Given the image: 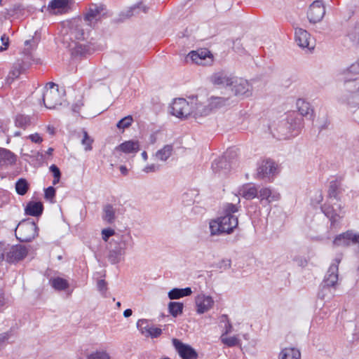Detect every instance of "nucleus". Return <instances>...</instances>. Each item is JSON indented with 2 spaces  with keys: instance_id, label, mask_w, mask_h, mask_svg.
Returning <instances> with one entry per match:
<instances>
[{
  "instance_id": "obj_4",
  "label": "nucleus",
  "mask_w": 359,
  "mask_h": 359,
  "mask_svg": "<svg viewBox=\"0 0 359 359\" xmlns=\"http://www.w3.org/2000/svg\"><path fill=\"white\" fill-rule=\"evenodd\" d=\"M284 128L288 130V133H292V135H297L303 128V118L299 116L297 113L293 111L287 115L285 121L280 123L278 126V129L282 133V136L285 138L287 136V134L284 133L283 130Z\"/></svg>"
},
{
  "instance_id": "obj_47",
  "label": "nucleus",
  "mask_w": 359,
  "mask_h": 359,
  "mask_svg": "<svg viewBox=\"0 0 359 359\" xmlns=\"http://www.w3.org/2000/svg\"><path fill=\"white\" fill-rule=\"evenodd\" d=\"M162 334V330L158 327H154L151 326L149 330H147V333L145 337L151 338H157Z\"/></svg>"
},
{
  "instance_id": "obj_30",
  "label": "nucleus",
  "mask_w": 359,
  "mask_h": 359,
  "mask_svg": "<svg viewBox=\"0 0 359 359\" xmlns=\"http://www.w3.org/2000/svg\"><path fill=\"white\" fill-rule=\"evenodd\" d=\"M184 304L179 302H170L168 306L169 313L174 318L183 313Z\"/></svg>"
},
{
  "instance_id": "obj_49",
  "label": "nucleus",
  "mask_w": 359,
  "mask_h": 359,
  "mask_svg": "<svg viewBox=\"0 0 359 359\" xmlns=\"http://www.w3.org/2000/svg\"><path fill=\"white\" fill-rule=\"evenodd\" d=\"M116 236L115 231L111 228H106L102 230V238L103 241L107 242L111 236Z\"/></svg>"
},
{
  "instance_id": "obj_26",
  "label": "nucleus",
  "mask_w": 359,
  "mask_h": 359,
  "mask_svg": "<svg viewBox=\"0 0 359 359\" xmlns=\"http://www.w3.org/2000/svg\"><path fill=\"white\" fill-rule=\"evenodd\" d=\"M192 290L191 287H187L184 288H173L168 292V298L171 300L178 299L184 297L191 295Z\"/></svg>"
},
{
  "instance_id": "obj_28",
  "label": "nucleus",
  "mask_w": 359,
  "mask_h": 359,
  "mask_svg": "<svg viewBox=\"0 0 359 359\" xmlns=\"http://www.w3.org/2000/svg\"><path fill=\"white\" fill-rule=\"evenodd\" d=\"M241 194L246 200H251L258 196V191L255 186L247 184L241 189Z\"/></svg>"
},
{
  "instance_id": "obj_22",
  "label": "nucleus",
  "mask_w": 359,
  "mask_h": 359,
  "mask_svg": "<svg viewBox=\"0 0 359 359\" xmlns=\"http://www.w3.org/2000/svg\"><path fill=\"white\" fill-rule=\"evenodd\" d=\"M140 149L138 140H128L122 142L116 147V150L121 151L125 154H135Z\"/></svg>"
},
{
  "instance_id": "obj_51",
  "label": "nucleus",
  "mask_w": 359,
  "mask_h": 359,
  "mask_svg": "<svg viewBox=\"0 0 359 359\" xmlns=\"http://www.w3.org/2000/svg\"><path fill=\"white\" fill-rule=\"evenodd\" d=\"M212 102L211 104L214 106L215 107H220L222 106L225 105L226 102L228 101L227 98L224 97H212Z\"/></svg>"
},
{
  "instance_id": "obj_46",
  "label": "nucleus",
  "mask_w": 359,
  "mask_h": 359,
  "mask_svg": "<svg viewBox=\"0 0 359 359\" xmlns=\"http://www.w3.org/2000/svg\"><path fill=\"white\" fill-rule=\"evenodd\" d=\"M222 341L229 347H233L239 344V340L236 337H229L225 338L222 337Z\"/></svg>"
},
{
  "instance_id": "obj_64",
  "label": "nucleus",
  "mask_w": 359,
  "mask_h": 359,
  "mask_svg": "<svg viewBox=\"0 0 359 359\" xmlns=\"http://www.w3.org/2000/svg\"><path fill=\"white\" fill-rule=\"evenodd\" d=\"M133 314V311L130 309H127L123 311V316L125 318H128L131 316Z\"/></svg>"
},
{
  "instance_id": "obj_25",
  "label": "nucleus",
  "mask_w": 359,
  "mask_h": 359,
  "mask_svg": "<svg viewBox=\"0 0 359 359\" xmlns=\"http://www.w3.org/2000/svg\"><path fill=\"white\" fill-rule=\"evenodd\" d=\"M341 184L340 180H334L330 182L327 190V197L329 199H335L337 201H340V194L342 192Z\"/></svg>"
},
{
  "instance_id": "obj_31",
  "label": "nucleus",
  "mask_w": 359,
  "mask_h": 359,
  "mask_svg": "<svg viewBox=\"0 0 359 359\" xmlns=\"http://www.w3.org/2000/svg\"><path fill=\"white\" fill-rule=\"evenodd\" d=\"M15 188L18 195L25 196L29 189V184L25 178H20L16 181Z\"/></svg>"
},
{
  "instance_id": "obj_10",
  "label": "nucleus",
  "mask_w": 359,
  "mask_h": 359,
  "mask_svg": "<svg viewBox=\"0 0 359 359\" xmlns=\"http://www.w3.org/2000/svg\"><path fill=\"white\" fill-rule=\"evenodd\" d=\"M172 345L182 359H197V351L189 344H184L177 339H172Z\"/></svg>"
},
{
  "instance_id": "obj_55",
  "label": "nucleus",
  "mask_w": 359,
  "mask_h": 359,
  "mask_svg": "<svg viewBox=\"0 0 359 359\" xmlns=\"http://www.w3.org/2000/svg\"><path fill=\"white\" fill-rule=\"evenodd\" d=\"M160 169H161L160 165L151 164V165H147V166H145L144 168L143 169V171L147 173H149V172H154L158 171V170H160Z\"/></svg>"
},
{
  "instance_id": "obj_43",
  "label": "nucleus",
  "mask_w": 359,
  "mask_h": 359,
  "mask_svg": "<svg viewBox=\"0 0 359 359\" xmlns=\"http://www.w3.org/2000/svg\"><path fill=\"white\" fill-rule=\"evenodd\" d=\"M150 327H151L149 325V321L147 319H140L137 322V328L140 330L142 334L144 336Z\"/></svg>"
},
{
  "instance_id": "obj_52",
  "label": "nucleus",
  "mask_w": 359,
  "mask_h": 359,
  "mask_svg": "<svg viewBox=\"0 0 359 359\" xmlns=\"http://www.w3.org/2000/svg\"><path fill=\"white\" fill-rule=\"evenodd\" d=\"M74 52L76 55L85 56L88 54V47L86 45L79 44L76 46Z\"/></svg>"
},
{
  "instance_id": "obj_32",
  "label": "nucleus",
  "mask_w": 359,
  "mask_h": 359,
  "mask_svg": "<svg viewBox=\"0 0 359 359\" xmlns=\"http://www.w3.org/2000/svg\"><path fill=\"white\" fill-rule=\"evenodd\" d=\"M115 210L111 204H107L103 208V220L106 221L108 224H112L115 221Z\"/></svg>"
},
{
  "instance_id": "obj_23",
  "label": "nucleus",
  "mask_w": 359,
  "mask_h": 359,
  "mask_svg": "<svg viewBox=\"0 0 359 359\" xmlns=\"http://www.w3.org/2000/svg\"><path fill=\"white\" fill-rule=\"evenodd\" d=\"M69 0H51L48 6L50 13H63L69 8Z\"/></svg>"
},
{
  "instance_id": "obj_56",
  "label": "nucleus",
  "mask_w": 359,
  "mask_h": 359,
  "mask_svg": "<svg viewBox=\"0 0 359 359\" xmlns=\"http://www.w3.org/2000/svg\"><path fill=\"white\" fill-rule=\"evenodd\" d=\"M49 170L53 174L54 178H56L57 177H61L60 170L56 165H51L49 168Z\"/></svg>"
},
{
  "instance_id": "obj_29",
  "label": "nucleus",
  "mask_w": 359,
  "mask_h": 359,
  "mask_svg": "<svg viewBox=\"0 0 359 359\" xmlns=\"http://www.w3.org/2000/svg\"><path fill=\"white\" fill-rule=\"evenodd\" d=\"M50 283L55 290L58 291L65 290L69 286L68 281L66 279L60 277L51 278L50 280Z\"/></svg>"
},
{
  "instance_id": "obj_2",
  "label": "nucleus",
  "mask_w": 359,
  "mask_h": 359,
  "mask_svg": "<svg viewBox=\"0 0 359 359\" xmlns=\"http://www.w3.org/2000/svg\"><path fill=\"white\" fill-rule=\"evenodd\" d=\"M134 241L128 234H117L109 242L107 259L111 264H116L123 259L128 249H133Z\"/></svg>"
},
{
  "instance_id": "obj_50",
  "label": "nucleus",
  "mask_w": 359,
  "mask_h": 359,
  "mask_svg": "<svg viewBox=\"0 0 359 359\" xmlns=\"http://www.w3.org/2000/svg\"><path fill=\"white\" fill-rule=\"evenodd\" d=\"M231 266V260L230 259H223L217 264V268L220 270H226Z\"/></svg>"
},
{
  "instance_id": "obj_14",
  "label": "nucleus",
  "mask_w": 359,
  "mask_h": 359,
  "mask_svg": "<svg viewBox=\"0 0 359 359\" xmlns=\"http://www.w3.org/2000/svg\"><path fill=\"white\" fill-rule=\"evenodd\" d=\"M340 262V259H335L334 262L331 264L330 266L327 274L325 275L322 286L323 288H330L331 287H334L338 280V271H339V264Z\"/></svg>"
},
{
  "instance_id": "obj_36",
  "label": "nucleus",
  "mask_w": 359,
  "mask_h": 359,
  "mask_svg": "<svg viewBox=\"0 0 359 359\" xmlns=\"http://www.w3.org/2000/svg\"><path fill=\"white\" fill-rule=\"evenodd\" d=\"M15 125L16 127L26 129L31 125V119L28 116L18 114L15 118Z\"/></svg>"
},
{
  "instance_id": "obj_53",
  "label": "nucleus",
  "mask_w": 359,
  "mask_h": 359,
  "mask_svg": "<svg viewBox=\"0 0 359 359\" xmlns=\"http://www.w3.org/2000/svg\"><path fill=\"white\" fill-rule=\"evenodd\" d=\"M97 288L102 295L105 296V293L107 291V283L104 279L98 280Z\"/></svg>"
},
{
  "instance_id": "obj_6",
  "label": "nucleus",
  "mask_w": 359,
  "mask_h": 359,
  "mask_svg": "<svg viewBox=\"0 0 359 359\" xmlns=\"http://www.w3.org/2000/svg\"><path fill=\"white\" fill-rule=\"evenodd\" d=\"M236 156L237 153L234 149H228L222 156L215 159L212 163L211 167L213 172H219L222 170H229Z\"/></svg>"
},
{
  "instance_id": "obj_40",
  "label": "nucleus",
  "mask_w": 359,
  "mask_h": 359,
  "mask_svg": "<svg viewBox=\"0 0 359 359\" xmlns=\"http://www.w3.org/2000/svg\"><path fill=\"white\" fill-rule=\"evenodd\" d=\"M149 8L145 5H143L142 2H139L133 6L130 7V9L127 11V16H132L134 15V13L138 14L139 11H136L137 10L142 11L144 13H147L149 11Z\"/></svg>"
},
{
  "instance_id": "obj_20",
  "label": "nucleus",
  "mask_w": 359,
  "mask_h": 359,
  "mask_svg": "<svg viewBox=\"0 0 359 359\" xmlns=\"http://www.w3.org/2000/svg\"><path fill=\"white\" fill-rule=\"evenodd\" d=\"M44 210L41 201H30L25 208V214L28 216L39 217L42 215Z\"/></svg>"
},
{
  "instance_id": "obj_27",
  "label": "nucleus",
  "mask_w": 359,
  "mask_h": 359,
  "mask_svg": "<svg viewBox=\"0 0 359 359\" xmlns=\"http://www.w3.org/2000/svg\"><path fill=\"white\" fill-rule=\"evenodd\" d=\"M279 359H301V353L296 348H285L280 351Z\"/></svg>"
},
{
  "instance_id": "obj_42",
  "label": "nucleus",
  "mask_w": 359,
  "mask_h": 359,
  "mask_svg": "<svg viewBox=\"0 0 359 359\" xmlns=\"http://www.w3.org/2000/svg\"><path fill=\"white\" fill-rule=\"evenodd\" d=\"M87 359H110V356L105 351H96L88 355Z\"/></svg>"
},
{
  "instance_id": "obj_15",
  "label": "nucleus",
  "mask_w": 359,
  "mask_h": 359,
  "mask_svg": "<svg viewBox=\"0 0 359 359\" xmlns=\"http://www.w3.org/2000/svg\"><path fill=\"white\" fill-rule=\"evenodd\" d=\"M351 243H359V233H355L351 230L337 235L333 241L335 246L348 247Z\"/></svg>"
},
{
  "instance_id": "obj_18",
  "label": "nucleus",
  "mask_w": 359,
  "mask_h": 359,
  "mask_svg": "<svg viewBox=\"0 0 359 359\" xmlns=\"http://www.w3.org/2000/svg\"><path fill=\"white\" fill-rule=\"evenodd\" d=\"M234 79V76L229 75L224 72H219L211 76L210 81L215 86L227 87L233 84Z\"/></svg>"
},
{
  "instance_id": "obj_44",
  "label": "nucleus",
  "mask_w": 359,
  "mask_h": 359,
  "mask_svg": "<svg viewBox=\"0 0 359 359\" xmlns=\"http://www.w3.org/2000/svg\"><path fill=\"white\" fill-rule=\"evenodd\" d=\"M15 335V331L11 328L8 331L0 334V346L9 341Z\"/></svg>"
},
{
  "instance_id": "obj_21",
  "label": "nucleus",
  "mask_w": 359,
  "mask_h": 359,
  "mask_svg": "<svg viewBox=\"0 0 359 359\" xmlns=\"http://www.w3.org/2000/svg\"><path fill=\"white\" fill-rule=\"evenodd\" d=\"M295 41L297 45L301 48H307L309 49L313 48L310 47V34L302 28H296L295 32Z\"/></svg>"
},
{
  "instance_id": "obj_38",
  "label": "nucleus",
  "mask_w": 359,
  "mask_h": 359,
  "mask_svg": "<svg viewBox=\"0 0 359 359\" xmlns=\"http://www.w3.org/2000/svg\"><path fill=\"white\" fill-rule=\"evenodd\" d=\"M347 36L354 46H359V24L348 32Z\"/></svg>"
},
{
  "instance_id": "obj_5",
  "label": "nucleus",
  "mask_w": 359,
  "mask_h": 359,
  "mask_svg": "<svg viewBox=\"0 0 359 359\" xmlns=\"http://www.w3.org/2000/svg\"><path fill=\"white\" fill-rule=\"evenodd\" d=\"M106 6L102 4H93L83 14V20L86 25L95 28L97 23L107 17Z\"/></svg>"
},
{
  "instance_id": "obj_45",
  "label": "nucleus",
  "mask_w": 359,
  "mask_h": 359,
  "mask_svg": "<svg viewBox=\"0 0 359 359\" xmlns=\"http://www.w3.org/2000/svg\"><path fill=\"white\" fill-rule=\"evenodd\" d=\"M72 33L77 40H84L86 39V33L81 25H76L72 28Z\"/></svg>"
},
{
  "instance_id": "obj_39",
  "label": "nucleus",
  "mask_w": 359,
  "mask_h": 359,
  "mask_svg": "<svg viewBox=\"0 0 359 359\" xmlns=\"http://www.w3.org/2000/svg\"><path fill=\"white\" fill-rule=\"evenodd\" d=\"M82 133L81 144L84 146L85 151H91L93 149L92 144L94 142L93 139L89 136L88 132L84 128L82 130Z\"/></svg>"
},
{
  "instance_id": "obj_16",
  "label": "nucleus",
  "mask_w": 359,
  "mask_h": 359,
  "mask_svg": "<svg viewBox=\"0 0 359 359\" xmlns=\"http://www.w3.org/2000/svg\"><path fill=\"white\" fill-rule=\"evenodd\" d=\"M170 108L172 115L178 118H187L190 114L189 102L184 98L175 99Z\"/></svg>"
},
{
  "instance_id": "obj_48",
  "label": "nucleus",
  "mask_w": 359,
  "mask_h": 359,
  "mask_svg": "<svg viewBox=\"0 0 359 359\" xmlns=\"http://www.w3.org/2000/svg\"><path fill=\"white\" fill-rule=\"evenodd\" d=\"M55 194H56L55 189L53 187L50 186V187H47L46 189H45V190H44V198L46 200L52 201L53 199L55 196Z\"/></svg>"
},
{
  "instance_id": "obj_3",
  "label": "nucleus",
  "mask_w": 359,
  "mask_h": 359,
  "mask_svg": "<svg viewBox=\"0 0 359 359\" xmlns=\"http://www.w3.org/2000/svg\"><path fill=\"white\" fill-rule=\"evenodd\" d=\"M39 229L31 218L20 221L15 229L16 238L20 243H29L39 236Z\"/></svg>"
},
{
  "instance_id": "obj_54",
  "label": "nucleus",
  "mask_w": 359,
  "mask_h": 359,
  "mask_svg": "<svg viewBox=\"0 0 359 359\" xmlns=\"http://www.w3.org/2000/svg\"><path fill=\"white\" fill-rule=\"evenodd\" d=\"M346 72L353 74H359V59L351 64L346 69Z\"/></svg>"
},
{
  "instance_id": "obj_24",
  "label": "nucleus",
  "mask_w": 359,
  "mask_h": 359,
  "mask_svg": "<svg viewBox=\"0 0 359 359\" xmlns=\"http://www.w3.org/2000/svg\"><path fill=\"white\" fill-rule=\"evenodd\" d=\"M58 93L52 90H46L42 97V101L44 106L48 109H54L56 105L60 104L57 99Z\"/></svg>"
},
{
  "instance_id": "obj_61",
  "label": "nucleus",
  "mask_w": 359,
  "mask_h": 359,
  "mask_svg": "<svg viewBox=\"0 0 359 359\" xmlns=\"http://www.w3.org/2000/svg\"><path fill=\"white\" fill-rule=\"evenodd\" d=\"M296 260H297V262H298L299 265L302 266V267H304L307 265V263H308L307 260L304 257L299 258V259H297Z\"/></svg>"
},
{
  "instance_id": "obj_11",
  "label": "nucleus",
  "mask_w": 359,
  "mask_h": 359,
  "mask_svg": "<svg viewBox=\"0 0 359 359\" xmlns=\"http://www.w3.org/2000/svg\"><path fill=\"white\" fill-rule=\"evenodd\" d=\"M188 58H190L195 64L203 66L211 65L213 62L212 53L206 48L191 51L188 54L187 60Z\"/></svg>"
},
{
  "instance_id": "obj_57",
  "label": "nucleus",
  "mask_w": 359,
  "mask_h": 359,
  "mask_svg": "<svg viewBox=\"0 0 359 359\" xmlns=\"http://www.w3.org/2000/svg\"><path fill=\"white\" fill-rule=\"evenodd\" d=\"M28 138L32 142L37 143V144H39V143L42 142V141H43V138L37 133L29 135Z\"/></svg>"
},
{
  "instance_id": "obj_8",
  "label": "nucleus",
  "mask_w": 359,
  "mask_h": 359,
  "mask_svg": "<svg viewBox=\"0 0 359 359\" xmlns=\"http://www.w3.org/2000/svg\"><path fill=\"white\" fill-rule=\"evenodd\" d=\"M335 205L337 208H334L333 205L330 203H325L320 206L321 211L330 222L331 229L335 228L342 217L339 214L341 212L344 206L341 203Z\"/></svg>"
},
{
  "instance_id": "obj_37",
  "label": "nucleus",
  "mask_w": 359,
  "mask_h": 359,
  "mask_svg": "<svg viewBox=\"0 0 359 359\" xmlns=\"http://www.w3.org/2000/svg\"><path fill=\"white\" fill-rule=\"evenodd\" d=\"M21 155L25 161H27V158H29L32 161H36L37 163L43 161L45 158V156L41 152L34 150L31 151V154L21 152Z\"/></svg>"
},
{
  "instance_id": "obj_7",
  "label": "nucleus",
  "mask_w": 359,
  "mask_h": 359,
  "mask_svg": "<svg viewBox=\"0 0 359 359\" xmlns=\"http://www.w3.org/2000/svg\"><path fill=\"white\" fill-rule=\"evenodd\" d=\"M277 165L275 161L271 158H264L257 163V172L255 177L258 180L271 181L273 178Z\"/></svg>"
},
{
  "instance_id": "obj_60",
  "label": "nucleus",
  "mask_w": 359,
  "mask_h": 359,
  "mask_svg": "<svg viewBox=\"0 0 359 359\" xmlns=\"http://www.w3.org/2000/svg\"><path fill=\"white\" fill-rule=\"evenodd\" d=\"M355 81V88H356V91L359 93V80L358 81H356L355 79H347V78H345L344 79V82L346 83V82H349V81Z\"/></svg>"
},
{
  "instance_id": "obj_59",
  "label": "nucleus",
  "mask_w": 359,
  "mask_h": 359,
  "mask_svg": "<svg viewBox=\"0 0 359 359\" xmlns=\"http://www.w3.org/2000/svg\"><path fill=\"white\" fill-rule=\"evenodd\" d=\"M1 41L3 44V47L8 48L9 46V38L6 34H3L1 37Z\"/></svg>"
},
{
  "instance_id": "obj_13",
  "label": "nucleus",
  "mask_w": 359,
  "mask_h": 359,
  "mask_svg": "<svg viewBox=\"0 0 359 359\" xmlns=\"http://www.w3.org/2000/svg\"><path fill=\"white\" fill-rule=\"evenodd\" d=\"M325 14V8L321 1H314L309 6L307 11V18L310 22H320Z\"/></svg>"
},
{
  "instance_id": "obj_35",
  "label": "nucleus",
  "mask_w": 359,
  "mask_h": 359,
  "mask_svg": "<svg viewBox=\"0 0 359 359\" xmlns=\"http://www.w3.org/2000/svg\"><path fill=\"white\" fill-rule=\"evenodd\" d=\"M258 193L259 198L262 201L266 200L267 203H271L279 198V195H272L271 191L269 188H263Z\"/></svg>"
},
{
  "instance_id": "obj_58",
  "label": "nucleus",
  "mask_w": 359,
  "mask_h": 359,
  "mask_svg": "<svg viewBox=\"0 0 359 359\" xmlns=\"http://www.w3.org/2000/svg\"><path fill=\"white\" fill-rule=\"evenodd\" d=\"M83 105L81 101H78L72 105V109L74 113H79L81 107Z\"/></svg>"
},
{
  "instance_id": "obj_33",
  "label": "nucleus",
  "mask_w": 359,
  "mask_h": 359,
  "mask_svg": "<svg viewBox=\"0 0 359 359\" xmlns=\"http://www.w3.org/2000/svg\"><path fill=\"white\" fill-rule=\"evenodd\" d=\"M172 144H166L162 149L156 151V156L158 159L165 161L172 155Z\"/></svg>"
},
{
  "instance_id": "obj_41",
  "label": "nucleus",
  "mask_w": 359,
  "mask_h": 359,
  "mask_svg": "<svg viewBox=\"0 0 359 359\" xmlns=\"http://www.w3.org/2000/svg\"><path fill=\"white\" fill-rule=\"evenodd\" d=\"M133 121V118L132 116L128 115L118 121L116 123V127L118 129H125L129 128Z\"/></svg>"
},
{
  "instance_id": "obj_9",
  "label": "nucleus",
  "mask_w": 359,
  "mask_h": 359,
  "mask_svg": "<svg viewBox=\"0 0 359 359\" xmlns=\"http://www.w3.org/2000/svg\"><path fill=\"white\" fill-rule=\"evenodd\" d=\"M28 252V249L25 245L20 244L14 245L6 253L5 259L10 264H16L27 256Z\"/></svg>"
},
{
  "instance_id": "obj_12",
  "label": "nucleus",
  "mask_w": 359,
  "mask_h": 359,
  "mask_svg": "<svg viewBox=\"0 0 359 359\" xmlns=\"http://www.w3.org/2000/svg\"><path fill=\"white\" fill-rule=\"evenodd\" d=\"M235 96L248 97L252 95V86L245 79L236 78L231 86Z\"/></svg>"
},
{
  "instance_id": "obj_19",
  "label": "nucleus",
  "mask_w": 359,
  "mask_h": 359,
  "mask_svg": "<svg viewBox=\"0 0 359 359\" xmlns=\"http://www.w3.org/2000/svg\"><path fill=\"white\" fill-rule=\"evenodd\" d=\"M17 156L9 149L0 147V169L16 163Z\"/></svg>"
},
{
  "instance_id": "obj_17",
  "label": "nucleus",
  "mask_w": 359,
  "mask_h": 359,
  "mask_svg": "<svg viewBox=\"0 0 359 359\" xmlns=\"http://www.w3.org/2000/svg\"><path fill=\"white\" fill-rule=\"evenodd\" d=\"M195 302L197 307L196 312L198 314H203L207 312L214 305V300L212 297L205 295L204 294H198L196 297Z\"/></svg>"
},
{
  "instance_id": "obj_62",
  "label": "nucleus",
  "mask_w": 359,
  "mask_h": 359,
  "mask_svg": "<svg viewBox=\"0 0 359 359\" xmlns=\"http://www.w3.org/2000/svg\"><path fill=\"white\" fill-rule=\"evenodd\" d=\"M353 119L359 123V107L353 112Z\"/></svg>"
},
{
  "instance_id": "obj_34",
  "label": "nucleus",
  "mask_w": 359,
  "mask_h": 359,
  "mask_svg": "<svg viewBox=\"0 0 359 359\" xmlns=\"http://www.w3.org/2000/svg\"><path fill=\"white\" fill-rule=\"evenodd\" d=\"M297 108L299 112V116H304L309 114L311 109L310 104L303 99H298L296 102Z\"/></svg>"
},
{
  "instance_id": "obj_63",
  "label": "nucleus",
  "mask_w": 359,
  "mask_h": 359,
  "mask_svg": "<svg viewBox=\"0 0 359 359\" xmlns=\"http://www.w3.org/2000/svg\"><path fill=\"white\" fill-rule=\"evenodd\" d=\"M120 172L123 175H127L128 170L125 165H121L119 168Z\"/></svg>"
},
{
  "instance_id": "obj_1",
  "label": "nucleus",
  "mask_w": 359,
  "mask_h": 359,
  "mask_svg": "<svg viewBox=\"0 0 359 359\" xmlns=\"http://www.w3.org/2000/svg\"><path fill=\"white\" fill-rule=\"evenodd\" d=\"M238 211V207L233 203H226L224 206L223 215L210 222L212 236L222 233L230 234L238 226V217L233 215Z\"/></svg>"
}]
</instances>
